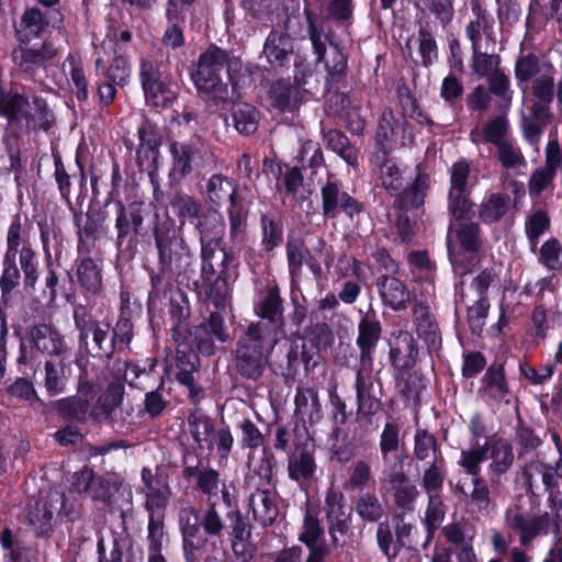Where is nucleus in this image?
<instances>
[{
    "label": "nucleus",
    "instance_id": "f257e3e1",
    "mask_svg": "<svg viewBox=\"0 0 562 562\" xmlns=\"http://www.w3.org/2000/svg\"><path fill=\"white\" fill-rule=\"evenodd\" d=\"M186 562H200V551L207 543V536L220 537L225 528L217 507L210 502L203 516L193 506H182L178 512Z\"/></svg>",
    "mask_w": 562,
    "mask_h": 562
},
{
    "label": "nucleus",
    "instance_id": "f03ea898",
    "mask_svg": "<svg viewBox=\"0 0 562 562\" xmlns=\"http://www.w3.org/2000/svg\"><path fill=\"white\" fill-rule=\"evenodd\" d=\"M280 338L248 326L240 335L235 349L237 371L247 379L256 380L263 373L268 357Z\"/></svg>",
    "mask_w": 562,
    "mask_h": 562
},
{
    "label": "nucleus",
    "instance_id": "7ed1b4c3",
    "mask_svg": "<svg viewBox=\"0 0 562 562\" xmlns=\"http://www.w3.org/2000/svg\"><path fill=\"white\" fill-rule=\"evenodd\" d=\"M227 60V52L216 46H210L201 54L195 70L191 72V79L199 92L212 94L220 100L228 98V87L222 79Z\"/></svg>",
    "mask_w": 562,
    "mask_h": 562
},
{
    "label": "nucleus",
    "instance_id": "20e7f679",
    "mask_svg": "<svg viewBox=\"0 0 562 562\" xmlns=\"http://www.w3.org/2000/svg\"><path fill=\"white\" fill-rule=\"evenodd\" d=\"M158 250V270L161 278L183 274L192 263V254L175 229H155Z\"/></svg>",
    "mask_w": 562,
    "mask_h": 562
},
{
    "label": "nucleus",
    "instance_id": "39448f33",
    "mask_svg": "<svg viewBox=\"0 0 562 562\" xmlns=\"http://www.w3.org/2000/svg\"><path fill=\"white\" fill-rule=\"evenodd\" d=\"M504 524L509 531L519 536V543L525 548H528L537 537L548 535L551 527L555 530L559 528V524L549 513H526L516 502L505 508Z\"/></svg>",
    "mask_w": 562,
    "mask_h": 562
},
{
    "label": "nucleus",
    "instance_id": "423d86ee",
    "mask_svg": "<svg viewBox=\"0 0 562 562\" xmlns=\"http://www.w3.org/2000/svg\"><path fill=\"white\" fill-rule=\"evenodd\" d=\"M4 256L16 257L24 276V288L34 291L38 280L35 251L29 244V234L22 225L21 215H14L7 232V249Z\"/></svg>",
    "mask_w": 562,
    "mask_h": 562
},
{
    "label": "nucleus",
    "instance_id": "0eeeda50",
    "mask_svg": "<svg viewBox=\"0 0 562 562\" xmlns=\"http://www.w3.org/2000/svg\"><path fill=\"white\" fill-rule=\"evenodd\" d=\"M308 34L313 45V49L317 55V60L324 63L328 76H341L347 68V57L330 40L327 31V22L317 20L307 12Z\"/></svg>",
    "mask_w": 562,
    "mask_h": 562
},
{
    "label": "nucleus",
    "instance_id": "6e6552de",
    "mask_svg": "<svg viewBox=\"0 0 562 562\" xmlns=\"http://www.w3.org/2000/svg\"><path fill=\"white\" fill-rule=\"evenodd\" d=\"M255 312L260 319L249 324L248 326L261 331H269V335L280 339L283 337V301L280 296L278 285H268L259 294L258 300L255 303Z\"/></svg>",
    "mask_w": 562,
    "mask_h": 562
},
{
    "label": "nucleus",
    "instance_id": "1a4fd4ad",
    "mask_svg": "<svg viewBox=\"0 0 562 562\" xmlns=\"http://www.w3.org/2000/svg\"><path fill=\"white\" fill-rule=\"evenodd\" d=\"M114 205L117 249L122 250L125 243L127 247L133 248L136 244L133 236L143 234V224L148 215V206L139 201H134L127 205L117 201Z\"/></svg>",
    "mask_w": 562,
    "mask_h": 562
},
{
    "label": "nucleus",
    "instance_id": "9d476101",
    "mask_svg": "<svg viewBox=\"0 0 562 562\" xmlns=\"http://www.w3.org/2000/svg\"><path fill=\"white\" fill-rule=\"evenodd\" d=\"M142 493L144 495V508L148 517H165V513L172 497V488L168 476L149 468L142 470Z\"/></svg>",
    "mask_w": 562,
    "mask_h": 562
},
{
    "label": "nucleus",
    "instance_id": "9b49d317",
    "mask_svg": "<svg viewBox=\"0 0 562 562\" xmlns=\"http://www.w3.org/2000/svg\"><path fill=\"white\" fill-rule=\"evenodd\" d=\"M370 166L376 183L391 195H398L407 184L404 169L394 157L390 156L387 149H375L370 158Z\"/></svg>",
    "mask_w": 562,
    "mask_h": 562
},
{
    "label": "nucleus",
    "instance_id": "f8f14e48",
    "mask_svg": "<svg viewBox=\"0 0 562 562\" xmlns=\"http://www.w3.org/2000/svg\"><path fill=\"white\" fill-rule=\"evenodd\" d=\"M355 386L358 413L366 417L376 414L382 407V383L373 374V367L357 368Z\"/></svg>",
    "mask_w": 562,
    "mask_h": 562
},
{
    "label": "nucleus",
    "instance_id": "ddd939ff",
    "mask_svg": "<svg viewBox=\"0 0 562 562\" xmlns=\"http://www.w3.org/2000/svg\"><path fill=\"white\" fill-rule=\"evenodd\" d=\"M169 153L171 155L169 179L175 183L180 182L193 170L203 168L205 156L209 154L206 149L180 142L170 143Z\"/></svg>",
    "mask_w": 562,
    "mask_h": 562
},
{
    "label": "nucleus",
    "instance_id": "4468645a",
    "mask_svg": "<svg viewBox=\"0 0 562 562\" xmlns=\"http://www.w3.org/2000/svg\"><path fill=\"white\" fill-rule=\"evenodd\" d=\"M123 480L117 475H97L92 469L85 467L74 475V486L79 493L101 502H109L119 491Z\"/></svg>",
    "mask_w": 562,
    "mask_h": 562
},
{
    "label": "nucleus",
    "instance_id": "2eb2a0df",
    "mask_svg": "<svg viewBox=\"0 0 562 562\" xmlns=\"http://www.w3.org/2000/svg\"><path fill=\"white\" fill-rule=\"evenodd\" d=\"M471 11L473 18L465 26V34L471 42L472 49H494L496 40L493 16L479 0H472Z\"/></svg>",
    "mask_w": 562,
    "mask_h": 562
},
{
    "label": "nucleus",
    "instance_id": "dca6fc26",
    "mask_svg": "<svg viewBox=\"0 0 562 562\" xmlns=\"http://www.w3.org/2000/svg\"><path fill=\"white\" fill-rule=\"evenodd\" d=\"M56 54L57 49L52 43L31 44V42H20V45L12 52V59L21 71L32 77L47 60L54 58Z\"/></svg>",
    "mask_w": 562,
    "mask_h": 562
},
{
    "label": "nucleus",
    "instance_id": "f3484780",
    "mask_svg": "<svg viewBox=\"0 0 562 562\" xmlns=\"http://www.w3.org/2000/svg\"><path fill=\"white\" fill-rule=\"evenodd\" d=\"M448 254L451 263L457 269L463 267V251L473 258L481 247L480 227L476 223H464L459 226L454 237L449 234L447 240Z\"/></svg>",
    "mask_w": 562,
    "mask_h": 562
},
{
    "label": "nucleus",
    "instance_id": "a211bd4d",
    "mask_svg": "<svg viewBox=\"0 0 562 562\" xmlns=\"http://www.w3.org/2000/svg\"><path fill=\"white\" fill-rule=\"evenodd\" d=\"M381 473V483L387 482L393 490L395 505L404 510H413L419 491L404 472V465L382 469Z\"/></svg>",
    "mask_w": 562,
    "mask_h": 562
},
{
    "label": "nucleus",
    "instance_id": "6ab92c4d",
    "mask_svg": "<svg viewBox=\"0 0 562 562\" xmlns=\"http://www.w3.org/2000/svg\"><path fill=\"white\" fill-rule=\"evenodd\" d=\"M294 56V44L289 34L272 30L265 40L261 57L272 70L288 67Z\"/></svg>",
    "mask_w": 562,
    "mask_h": 562
},
{
    "label": "nucleus",
    "instance_id": "aec40b11",
    "mask_svg": "<svg viewBox=\"0 0 562 562\" xmlns=\"http://www.w3.org/2000/svg\"><path fill=\"white\" fill-rule=\"evenodd\" d=\"M228 532L231 535V544L234 554L244 562L252 558L255 547L252 546L251 526L248 519L241 515L238 508L227 510Z\"/></svg>",
    "mask_w": 562,
    "mask_h": 562
},
{
    "label": "nucleus",
    "instance_id": "412c9836",
    "mask_svg": "<svg viewBox=\"0 0 562 562\" xmlns=\"http://www.w3.org/2000/svg\"><path fill=\"white\" fill-rule=\"evenodd\" d=\"M321 193L325 216L335 217L337 209L340 207L352 220L363 210L362 204L345 192L338 182L328 181L322 188Z\"/></svg>",
    "mask_w": 562,
    "mask_h": 562
},
{
    "label": "nucleus",
    "instance_id": "4be33fe9",
    "mask_svg": "<svg viewBox=\"0 0 562 562\" xmlns=\"http://www.w3.org/2000/svg\"><path fill=\"white\" fill-rule=\"evenodd\" d=\"M288 269L292 286H296L302 276L303 263L306 262L315 279L321 278L323 270L310 249L300 238H289L285 245Z\"/></svg>",
    "mask_w": 562,
    "mask_h": 562
},
{
    "label": "nucleus",
    "instance_id": "5701e85b",
    "mask_svg": "<svg viewBox=\"0 0 562 562\" xmlns=\"http://www.w3.org/2000/svg\"><path fill=\"white\" fill-rule=\"evenodd\" d=\"M486 456L491 460L488 473L494 488L501 484V476L507 473L515 460L513 447L509 441L503 438H491L485 441Z\"/></svg>",
    "mask_w": 562,
    "mask_h": 562
},
{
    "label": "nucleus",
    "instance_id": "b1692460",
    "mask_svg": "<svg viewBox=\"0 0 562 562\" xmlns=\"http://www.w3.org/2000/svg\"><path fill=\"white\" fill-rule=\"evenodd\" d=\"M249 505L254 519L262 527L271 526L279 516L278 495L268 487L252 488Z\"/></svg>",
    "mask_w": 562,
    "mask_h": 562
},
{
    "label": "nucleus",
    "instance_id": "393cba45",
    "mask_svg": "<svg viewBox=\"0 0 562 562\" xmlns=\"http://www.w3.org/2000/svg\"><path fill=\"white\" fill-rule=\"evenodd\" d=\"M61 22V14L57 10L41 11L32 8L24 12L18 31L20 42H31L37 37L48 25H57Z\"/></svg>",
    "mask_w": 562,
    "mask_h": 562
},
{
    "label": "nucleus",
    "instance_id": "a878e982",
    "mask_svg": "<svg viewBox=\"0 0 562 562\" xmlns=\"http://www.w3.org/2000/svg\"><path fill=\"white\" fill-rule=\"evenodd\" d=\"M382 303L393 311L405 310L411 302V292L407 285L396 277L382 274L375 280Z\"/></svg>",
    "mask_w": 562,
    "mask_h": 562
},
{
    "label": "nucleus",
    "instance_id": "bb28decb",
    "mask_svg": "<svg viewBox=\"0 0 562 562\" xmlns=\"http://www.w3.org/2000/svg\"><path fill=\"white\" fill-rule=\"evenodd\" d=\"M299 540L308 549L307 558H327L330 549L324 539V529L317 517L306 510Z\"/></svg>",
    "mask_w": 562,
    "mask_h": 562
},
{
    "label": "nucleus",
    "instance_id": "cd10ccee",
    "mask_svg": "<svg viewBox=\"0 0 562 562\" xmlns=\"http://www.w3.org/2000/svg\"><path fill=\"white\" fill-rule=\"evenodd\" d=\"M381 323L366 316L358 324L357 346L360 350L358 367H373V353L380 340Z\"/></svg>",
    "mask_w": 562,
    "mask_h": 562
},
{
    "label": "nucleus",
    "instance_id": "c85d7f7f",
    "mask_svg": "<svg viewBox=\"0 0 562 562\" xmlns=\"http://www.w3.org/2000/svg\"><path fill=\"white\" fill-rule=\"evenodd\" d=\"M201 245V277L203 281H212L215 276H225L233 261V257L225 251L222 247V243Z\"/></svg>",
    "mask_w": 562,
    "mask_h": 562
},
{
    "label": "nucleus",
    "instance_id": "c756f323",
    "mask_svg": "<svg viewBox=\"0 0 562 562\" xmlns=\"http://www.w3.org/2000/svg\"><path fill=\"white\" fill-rule=\"evenodd\" d=\"M247 464L249 474L245 479V484L248 490L251 491L257 486L268 487L271 484L277 464L276 458L271 452L263 449L258 458L249 454Z\"/></svg>",
    "mask_w": 562,
    "mask_h": 562
},
{
    "label": "nucleus",
    "instance_id": "7c9ffc66",
    "mask_svg": "<svg viewBox=\"0 0 562 562\" xmlns=\"http://www.w3.org/2000/svg\"><path fill=\"white\" fill-rule=\"evenodd\" d=\"M76 323L77 327L80 329V337L82 340L91 337L98 353L106 358L112 357L116 349L113 336L110 334L109 323L92 319L76 321Z\"/></svg>",
    "mask_w": 562,
    "mask_h": 562
},
{
    "label": "nucleus",
    "instance_id": "2f4dec72",
    "mask_svg": "<svg viewBox=\"0 0 562 562\" xmlns=\"http://www.w3.org/2000/svg\"><path fill=\"white\" fill-rule=\"evenodd\" d=\"M480 394L483 398L491 402H509L508 397L510 395V391L502 363H493L491 367H488L482 378Z\"/></svg>",
    "mask_w": 562,
    "mask_h": 562
},
{
    "label": "nucleus",
    "instance_id": "473e14b6",
    "mask_svg": "<svg viewBox=\"0 0 562 562\" xmlns=\"http://www.w3.org/2000/svg\"><path fill=\"white\" fill-rule=\"evenodd\" d=\"M417 355L418 349L412 334L401 330L393 336L390 342V359L396 369L411 370L416 363Z\"/></svg>",
    "mask_w": 562,
    "mask_h": 562
},
{
    "label": "nucleus",
    "instance_id": "72a5a7b5",
    "mask_svg": "<svg viewBox=\"0 0 562 562\" xmlns=\"http://www.w3.org/2000/svg\"><path fill=\"white\" fill-rule=\"evenodd\" d=\"M124 395V384L119 379L109 383L105 392L98 398L90 411V417L97 423L112 418V414L121 405Z\"/></svg>",
    "mask_w": 562,
    "mask_h": 562
},
{
    "label": "nucleus",
    "instance_id": "f704fd0d",
    "mask_svg": "<svg viewBox=\"0 0 562 562\" xmlns=\"http://www.w3.org/2000/svg\"><path fill=\"white\" fill-rule=\"evenodd\" d=\"M544 166L532 171L528 181L529 194L539 196L543 191L553 187V180L559 168L558 149H546Z\"/></svg>",
    "mask_w": 562,
    "mask_h": 562
},
{
    "label": "nucleus",
    "instance_id": "c9c22d12",
    "mask_svg": "<svg viewBox=\"0 0 562 562\" xmlns=\"http://www.w3.org/2000/svg\"><path fill=\"white\" fill-rule=\"evenodd\" d=\"M379 448L383 463L382 469L404 465V460L398 454L400 426L396 423L389 422L385 424L380 435Z\"/></svg>",
    "mask_w": 562,
    "mask_h": 562
},
{
    "label": "nucleus",
    "instance_id": "e433bc0d",
    "mask_svg": "<svg viewBox=\"0 0 562 562\" xmlns=\"http://www.w3.org/2000/svg\"><path fill=\"white\" fill-rule=\"evenodd\" d=\"M44 387L49 396H55L66 391L71 375V367L64 358L47 360L44 363Z\"/></svg>",
    "mask_w": 562,
    "mask_h": 562
},
{
    "label": "nucleus",
    "instance_id": "4c0bfd02",
    "mask_svg": "<svg viewBox=\"0 0 562 562\" xmlns=\"http://www.w3.org/2000/svg\"><path fill=\"white\" fill-rule=\"evenodd\" d=\"M269 100L271 105L281 112H294L301 104L303 94L301 89L291 82L278 80L270 87Z\"/></svg>",
    "mask_w": 562,
    "mask_h": 562
},
{
    "label": "nucleus",
    "instance_id": "58836bf2",
    "mask_svg": "<svg viewBox=\"0 0 562 562\" xmlns=\"http://www.w3.org/2000/svg\"><path fill=\"white\" fill-rule=\"evenodd\" d=\"M316 471L314 450L306 445L294 451L288 460L289 477L297 483L310 481Z\"/></svg>",
    "mask_w": 562,
    "mask_h": 562
},
{
    "label": "nucleus",
    "instance_id": "ea45409f",
    "mask_svg": "<svg viewBox=\"0 0 562 562\" xmlns=\"http://www.w3.org/2000/svg\"><path fill=\"white\" fill-rule=\"evenodd\" d=\"M207 201L217 207L229 202L235 206L237 202V188L225 176L215 173L211 176L205 186Z\"/></svg>",
    "mask_w": 562,
    "mask_h": 562
},
{
    "label": "nucleus",
    "instance_id": "a19ab883",
    "mask_svg": "<svg viewBox=\"0 0 562 562\" xmlns=\"http://www.w3.org/2000/svg\"><path fill=\"white\" fill-rule=\"evenodd\" d=\"M532 95L537 99V103L532 105V113L538 119L549 116V105L554 99L555 85L552 75L542 74L536 77L531 83Z\"/></svg>",
    "mask_w": 562,
    "mask_h": 562
},
{
    "label": "nucleus",
    "instance_id": "79ce46f5",
    "mask_svg": "<svg viewBox=\"0 0 562 562\" xmlns=\"http://www.w3.org/2000/svg\"><path fill=\"white\" fill-rule=\"evenodd\" d=\"M414 322L416 331L429 347L437 348L440 345L441 338L439 328L429 311V306L425 303H417L413 308Z\"/></svg>",
    "mask_w": 562,
    "mask_h": 562
},
{
    "label": "nucleus",
    "instance_id": "37998d69",
    "mask_svg": "<svg viewBox=\"0 0 562 562\" xmlns=\"http://www.w3.org/2000/svg\"><path fill=\"white\" fill-rule=\"evenodd\" d=\"M295 415L304 423L315 424L322 418V406L317 392L312 387H297Z\"/></svg>",
    "mask_w": 562,
    "mask_h": 562
},
{
    "label": "nucleus",
    "instance_id": "c03bdc74",
    "mask_svg": "<svg viewBox=\"0 0 562 562\" xmlns=\"http://www.w3.org/2000/svg\"><path fill=\"white\" fill-rule=\"evenodd\" d=\"M189 431L201 449L212 450L215 443V428L212 420L200 409L188 417Z\"/></svg>",
    "mask_w": 562,
    "mask_h": 562
},
{
    "label": "nucleus",
    "instance_id": "a18cd8bd",
    "mask_svg": "<svg viewBox=\"0 0 562 562\" xmlns=\"http://www.w3.org/2000/svg\"><path fill=\"white\" fill-rule=\"evenodd\" d=\"M31 337L34 347L43 353L50 356L61 355L65 350L63 337L55 328L46 324L33 327Z\"/></svg>",
    "mask_w": 562,
    "mask_h": 562
},
{
    "label": "nucleus",
    "instance_id": "49530a36",
    "mask_svg": "<svg viewBox=\"0 0 562 562\" xmlns=\"http://www.w3.org/2000/svg\"><path fill=\"white\" fill-rule=\"evenodd\" d=\"M413 453L417 461L425 464L443 460L437 438L426 429L416 430Z\"/></svg>",
    "mask_w": 562,
    "mask_h": 562
},
{
    "label": "nucleus",
    "instance_id": "de8ad7c7",
    "mask_svg": "<svg viewBox=\"0 0 562 562\" xmlns=\"http://www.w3.org/2000/svg\"><path fill=\"white\" fill-rule=\"evenodd\" d=\"M510 198L504 193H488L479 206V217L484 223L499 222L508 212Z\"/></svg>",
    "mask_w": 562,
    "mask_h": 562
},
{
    "label": "nucleus",
    "instance_id": "09e8293b",
    "mask_svg": "<svg viewBox=\"0 0 562 562\" xmlns=\"http://www.w3.org/2000/svg\"><path fill=\"white\" fill-rule=\"evenodd\" d=\"M77 277L87 295H99L102 291V274L99 266L91 258L79 261Z\"/></svg>",
    "mask_w": 562,
    "mask_h": 562
},
{
    "label": "nucleus",
    "instance_id": "8fccbe9b",
    "mask_svg": "<svg viewBox=\"0 0 562 562\" xmlns=\"http://www.w3.org/2000/svg\"><path fill=\"white\" fill-rule=\"evenodd\" d=\"M231 116L233 125L239 134L250 135L254 134L258 128L259 112L251 104H234L232 108Z\"/></svg>",
    "mask_w": 562,
    "mask_h": 562
},
{
    "label": "nucleus",
    "instance_id": "3c124183",
    "mask_svg": "<svg viewBox=\"0 0 562 562\" xmlns=\"http://www.w3.org/2000/svg\"><path fill=\"white\" fill-rule=\"evenodd\" d=\"M486 460L485 445H480L477 440H470V447L463 449L458 460L459 467L464 473L472 477H479L481 475V465Z\"/></svg>",
    "mask_w": 562,
    "mask_h": 562
},
{
    "label": "nucleus",
    "instance_id": "603ef678",
    "mask_svg": "<svg viewBox=\"0 0 562 562\" xmlns=\"http://www.w3.org/2000/svg\"><path fill=\"white\" fill-rule=\"evenodd\" d=\"M356 513L368 522L379 521L385 514V506L373 492H362L355 502Z\"/></svg>",
    "mask_w": 562,
    "mask_h": 562
},
{
    "label": "nucleus",
    "instance_id": "864d4df0",
    "mask_svg": "<svg viewBox=\"0 0 562 562\" xmlns=\"http://www.w3.org/2000/svg\"><path fill=\"white\" fill-rule=\"evenodd\" d=\"M493 50L486 48L472 49L471 69L479 78L487 79L501 69V57Z\"/></svg>",
    "mask_w": 562,
    "mask_h": 562
},
{
    "label": "nucleus",
    "instance_id": "5fc2aeb1",
    "mask_svg": "<svg viewBox=\"0 0 562 562\" xmlns=\"http://www.w3.org/2000/svg\"><path fill=\"white\" fill-rule=\"evenodd\" d=\"M63 70L69 78L78 100H87L88 87L81 58L78 55L70 54L64 61Z\"/></svg>",
    "mask_w": 562,
    "mask_h": 562
},
{
    "label": "nucleus",
    "instance_id": "6e6d98bb",
    "mask_svg": "<svg viewBox=\"0 0 562 562\" xmlns=\"http://www.w3.org/2000/svg\"><path fill=\"white\" fill-rule=\"evenodd\" d=\"M53 406L64 418L85 422L87 419L90 403L87 397L74 395L54 402Z\"/></svg>",
    "mask_w": 562,
    "mask_h": 562
},
{
    "label": "nucleus",
    "instance_id": "4d7b16f0",
    "mask_svg": "<svg viewBox=\"0 0 562 562\" xmlns=\"http://www.w3.org/2000/svg\"><path fill=\"white\" fill-rule=\"evenodd\" d=\"M325 145L328 149L337 153L349 166L358 164L357 150L350 145L346 135L337 130H330L323 134Z\"/></svg>",
    "mask_w": 562,
    "mask_h": 562
},
{
    "label": "nucleus",
    "instance_id": "13d9d810",
    "mask_svg": "<svg viewBox=\"0 0 562 562\" xmlns=\"http://www.w3.org/2000/svg\"><path fill=\"white\" fill-rule=\"evenodd\" d=\"M427 189V177L418 175L411 186L407 188L404 186V189L400 191V194L395 195L397 198V203L402 209L419 207L424 204Z\"/></svg>",
    "mask_w": 562,
    "mask_h": 562
},
{
    "label": "nucleus",
    "instance_id": "bf43d9fd",
    "mask_svg": "<svg viewBox=\"0 0 562 562\" xmlns=\"http://www.w3.org/2000/svg\"><path fill=\"white\" fill-rule=\"evenodd\" d=\"M473 206L471 191H448L447 209L453 218L458 221L471 220L474 215Z\"/></svg>",
    "mask_w": 562,
    "mask_h": 562
},
{
    "label": "nucleus",
    "instance_id": "052dcab7",
    "mask_svg": "<svg viewBox=\"0 0 562 562\" xmlns=\"http://www.w3.org/2000/svg\"><path fill=\"white\" fill-rule=\"evenodd\" d=\"M495 147L497 161L505 170H516L527 166L525 155L514 140L508 139Z\"/></svg>",
    "mask_w": 562,
    "mask_h": 562
},
{
    "label": "nucleus",
    "instance_id": "680f3d73",
    "mask_svg": "<svg viewBox=\"0 0 562 562\" xmlns=\"http://www.w3.org/2000/svg\"><path fill=\"white\" fill-rule=\"evenodd\" d=\"M143 90L146 99L155 106H167L177 98L176 86L170 83L167 76L143 88Z\"/></svg>",
    "mask_w": 562,
    "mask_h": 562
},
{
    "label": "nucleus",
    "instance_id": "e2e57ef3",
    "mask_svg": "<svg viewBox=\"0 0 562 562\" xmlns=\"http://www.w3.org/2000/svg\"><path fill=\"white\" fill-rule=\"evenodd\" d=\"M196 228L201 244L222 243L225 225L221 215L213 213L199 220Z\"/></svg>",
    "mask_w": 562,
    "mask_h": 562
},
{
    "label": "nucleus",
    "instance_id": "0e129e2a",
    "mask_svg": "<svg viewBox=\"0 0 562 562\" xmlns=\"http://www.w3.org/2000/svg\"><path fill=\"white\" fill-rule=\"evenodd\" d=\"M422 476V487L427 495H438L445 481V459L426 464Z\"/></svg>",
    "mask_w": 562,
    "mask_h": 562
},
{
    "label": "nucleus",
    "instance_id": "69168bd1",
    "mask_svg": "<svg viewBox=\"0 0 562 562\" xmlns=\"http://www.w3.org/2000/svg\"><path fill=\"white\" fill-rule=\"evenodd\" d=\"M21 273L16 266V257L4 256L2 258V273L0 277V289L2 300L8 301L11 291L20 283Z\"/></svg>",
    "mask_w": 562,
    "mask_h": 562
},
{
    "label": "nucleus",
    "instance_id": "338daca9",
    "mask_svg": "<svg viewBox=\"0 0 562 562\" xmlns=\"http://www.w3.org/2000/svg\"><path fill=\"white\" fill-rule=\"evenodd\" d=\"M510 126L509 121L507 117L502 114L495 116L493 120L488 121L482 130V134L484 136V139L487 143L493 144L494 146H497L508 139H510L509 136Z\"/></svg>",
    "mask_w": 562,
    "mask_h": 562
},
{
    "label": "nucleus",
    "instance_id": "774afa93",
    "mask_svg": "<svg viewBox=\"0 0 562 562\" xmlns=\"http://www.w3.org/2000/svg\"><path fill=\"white\" fill-rule=\"evenodd\" d=\"M538 260L548 270L559 271L562 269V245L557 238H549L539 249Z\"/></svg>",
    "mask_w": 562,
    "mask_h": 562
}]
</instances>
